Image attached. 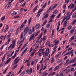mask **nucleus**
<instances>
[{
    "label": "nucleus",
    "mask_w": 76,
    "mask_h": 76,
    "mask_svg": "<svg viewBox=\"0 0 76 76\" xmlns=\"http://www.w3.org/2000/svg\"><path fill=\"white\" fill-rule=\"evenodd\" d=\"M16 40L14 39L13 40L12 42V44L10 45V46L8 48V50H9L10 49H13L14 48H15V45Z\"/></svg>",
    "instance_id": "nucleus-1"
},
{
    "label": "nucleus",
    "mask_w": 76,
    "mask_h": 76,
    "mask_svg": "<svg viewBox=\"0 0 76 76\" xmlns=\"http://www.w3.org/2000/svg\"><path fill=\"white\" fill-rule=\"evenodd\" d=\"M24 39H25V38H23V40H21L20 42V43L19 44V46L18 48H17L18 50L16 51L15 52V54H16H16H17V53H18V52H19V48H20V46H21V45H22V42H23V40H24Z\"/></svg>",
    "instance_id": "nucleus-2"
},
{
    "label": "nucleus",
    "mask_w": 76,
    "mask_h": 76,
    "mask_svg": "<svg viewBox=\"0 0 76 76\" xmlns=\"http://www.w3.org/2000/svg\"><path fill=\"white\" fill-rule=\"evenodd\" d=\"M42 33H41V34L38 37V39L37 40V41L36 42V45H34V46H35L36 45H37V44H39V40H40V42H42V39H39V38H41V37H42Z\"/></svg>",
    "instance_id": "nucleus-3"
},
{
    "label": "nucleus",
    "mask_w": 76,
    "mask_h": 76,
    "mask_svg": "<svg viewBox=\"0 0 76 76\" xmlns=\"http://www.w3.org/2000/svg\"><path fill=\"white\" fill-rule=\"evenodd\" d=\"M29 29L28 27L27 26L25 28L23 32H24V35H25L26 34L28 33V31H29Z\"/></svg>",
    "instance_id": "nucleus-4"
},
{
    "label": "nucleus",
    "mask_w": 76,
    "mask_h": 76,
    "mask_svg": "<svg viewBox=\"0 0 76 76\" xmlns=\"http://www.w3.org/2000/svg\"><path fill=\"white\" fill-rule=\"evenodd\" d=\"M34 31H35L34 27H32V29H30L28 30V34L29 35H31L32 34V32H34Z\"/></svg>",
    "instance_id": "nucleus-5"
},
{
    "label": "nucleus",
    "mask_w": 76,
    "mask_h": 76,
    "mask_svg": "<svg viewBox=\"0 0 76 76\" xmlns=\"http://www.w3.org/2000/svg\"><path fill=\"white\" fill-rule=\"evenodd\" d=\"M49 52H50V50L49 48H47L46 49L45 53V56H48L49 54Z\"/></svg>",
    "instance_id": "nucleus-6"
},
{
    "label": "nucleus",
    "mask_w": 76,
    "mask_h": 76,
    "mask_svg": "<svg viewBox=\"0 0 76 76\" xmlns=\"http://www.w3.org/2000/svg\"><path fill=\"white\" fill-rule=\"evenodd\" d=\"M70 63H71L70 61H69V59H67L65 61V63L64 64V66H67V65L70 64Z\"/></svg>",
    "instance_id": "nucleus-7"
},
{
    "label": "nucleus",
    "mask_w": 76,
    "mask_h": 76,
    "mask_svg": "<svg viewBox=\"0 0 76 76\" xmlns=\"http://www.w3.org/2000/svg\"><path fill=\"white\" fill-rule=\"evenodd\" d=\"M19 57H17L14 60V64H17L19 61Z\"/></svg>",
    "instance_id": "nucleus-8"
},
{
    "label": "nucleus",
    "mask_w": 76,
    "mask_h": 76,
    "mask_svg": "<svg viewBox=\"0 0 76 76\" xmlns=\"http://www.w3.org/2000/svg\"><path fill=\"white\" fill-rule=\"evenodd\" d=\"M42 10H43V9H41L40 10H39L38 12V13L37 14V17H38L41 14L40 13H41L42 12Z\"/></svg>",
    "instance_id": "nucleus-9"
},
{
    "label": "nucleus",
    "mask_w": 76,
    "mask_h": 76,
    "mask_svg": "<svg viewBox=\"0 0 76 76\" xmlns=\"http://www.w3.org/2000/svg\"><path fill=\"white\" fill-rule=\"evenodd\" d=\"M41 31L44 32V34H45L47 32V29H45V28L44 27H42L41 29Z\"/></svg>",
    "instance_id": "nucleus-10"
},
{
    "label": "nucleus",
    "mask_w": 76,
    "mask_h": 76,
    "mask_svg": "<svg viewBox=\"0 0 76 76\" xmlns=\"http://www.w3.org/2000/svg\"><path fill=\"white\" fill-rule=\"evenodd\" d=\"M9 28V25H7L4 29V32H6V31H7V30Z\"/></svg>",
    "instance_id": "nucleus-11"
},
{
    "label": "nucleus",
    "mask_w": 76,
    "mask_h": 76,
    "mask_svg": "<svg viewBox=\"0 0 76 76\" xmlns=\"http://www.w3.org/2000/svg\"><path fill=\"white\" fill-rule=\"evenodd\" d=\"M67 70V68H64L62 71V72L63 73H64V72H65V73H68V72H69V71Z\"/></svg>",
    "instance_id": "nucleus-12"
},
{
    "label": "nucleus",
    "mask_w": 76,
    "mask_h": 76,
    "mask_svg": "<svg viewBox=\"0 0 76 76\" xmlns=\"http://www.w3.org/2000/svg\"><path fill=\"white\" fill-rule=\"evenodd\" d=\"M37 54L39 55V57H40V56H42V52L39 50L37 52Z\"/></svg>",
    "instance_id": "nucleus-13"
},
{
    "label": "nucleus",
    "mask_w": 76,
    "mask_h": 76,
    "mask_svg": "<svg viewBox=\"0 0 76 76\" xmlns=\"http://www.w3.org/2000/svg\"><path fill=\"white\" fill-rule=\"evenodd\" d=\"M54 42H55V45H58V44H59V41L58 40L57 41L55 40Z\"/></svg>",
    "instance_id": "nucleus-14"
},
{
    "label": "nucleus",
    "mask_w": 76,
    "mask_h": 76,
    "mask_svg": "<svg viewBox=\"0 0 76 76\" xmlns=\"http://www.w3.org/2000/svg\"><path fill=\"white\" fill-rule=\"evenodd\" d=\"M73 50H72L70 52H68L66 53L65 55V56H66V55L69 54V55H70L71 54H72V53H73Z\"/></svg>",
    "instance_id": "nucleus-15"
},
{
    "label": "nucleus",
    "mask_w": 76,
    "mask_h": 76,
    "mask_svg": "<svg viewBox=\"0 0 76 76\" xmlns=\"http://www.w3.org/2000/svg\"><path fill=\"white\" fill-rule=\"evenodd\" d=\"M14 51H13V52H12L10 56L9 55H10V53H8V55H7V57H8V58H9V57H11L12 56V55L13 54V53H14Z\"/></svg>",
    "instance_id": "nucleus-16"
},
{
    "label": "nucleus",
    "mask_w": 76,
    "mask_h": 76,
    "mask_svg": "<svg viewBox=\"0 0 76 76\" xmlns=\"http://www.w3.org/2000/svg\"><path fill=\"white\" fill-rule=\"evenodd\" d=\"M11 60V58H9L8 60H7L5 64V65H6V64H8L10 61Z\"/></svg>",
    "instance_id": "nucleus-17"
},
{
    "label": "nucleus",
    "mask_w": 76,
    "mask_h": 76,
    "mask_svg": "<svg viewBox=\"0 0 76 76\" xmlns=\"http://www.w3.org/2000/svg\"><path fill=\"white\" fill-rule=\"evenodd\" d=\"M59 67H60V65H58V66H56L54 69V71H56V70H57L58 69V68H59Z\"/></svg>",
    "instance_id": "nucleus-18"
},
{
    "label": "nucleus",
    "mask_w": 76,
    "mask_h": 76,
    "mask_svg": "<svg viewBox=\"0 0 76 76\" xmlns=\"http://www.w3.org/2000/svg\"><path fill=\"white\" fill-rule=\"evenodd\" d=\"M27 50H28V48H26L24 50V51L22 52L21 54L22 56V55H23L24 53H26V51H27Z\"/></svg>",
    "instance_id": "nucleus-19"
},
{
    "label": "nucleus",
    "mask_w": 76,
    "mask_h": 76,
    "mask_svg": "<svg viewBox=\"0 0 76 76\" xmlns=\"http://www.w3.org/2000/svg\"><path fill=\"white\" fill-rule=\"evenodd\" d=\"M54 30H52V35L51 36V37L53 38L54 37Z\"/></svg>",
    "instance_id": "nucleus-20"
},
{
    "label": "nucleus",
    "mask_w": 76,
    "mask_h": 76,
    "mask_svg": "<svg viewBox=\"0 0 76 76\" xmlns=\"http://www.w3.org/2000/svg\"><path fill=\"white\" fill-rule=\"evenodd\" d=\"M38 35V33L35 32L32 34V35L34 37H35V36H37V35Z\"/></svg>",
    "instance_id": "nucleus-21"
},
{
    "label": "nucleus",
    "mask_w": 76,
    "mask_h": 76,
    "mask_svg": "<svg viewBox=\"0 0 76 76\" xmlns=\"http://www.w3.org/2000/svg\"><path fill=\"white\" fill-rule=\"evenodd\" d=\"M48 45L49 46V47L50 48V47H54V45L52 44L50 45V42H49V44H48Z\"/></svg>",
    "instance_id": "nucleus-22"
},
{
    "label": "nucleus",
    "mask_w": 76,
    "mask_h": 76,
    "mask_svg": "<svg viewBox=\"0 0 76 76\" xmlns=\"http://www.w3.org/2000/svg\"><path fill=\"white\" fill-rule=\"evenodd\" d=\"M39 26H40V24L38 23L35 26L36 29H38V28H39Z\"/></svg>",
    "instance_id": "nucleus-23"
},
{
    "label": "nucleus",
    "mask_w": 76,
    "mask_h": 76,
    "mask_svg": "<svg viewBox=\"0 0 76 76\" xmlns=\"http://www.w3.org/2000/svg\"><path fill=\"white\" fill-rule=\"evenodd\" d=\"M7 56V53L5 54V55L3 56L2 58V61H4V59H5V58H6V56Z\"/></svg>",
    "instance_id": "nucleus-24"
},
{
    "label": "nucleus",
    "mask_w": 76,
    "mask_h": 76,
    "mask_svg": "<svg viewBox=\"0 0 76 76\" xmlns=\"http://www.w3.org/2000/svg\"><path fill=\"white\" fill-rule=\"evenodd\" d=\"M58 25L57 28V30H58L59 29V26H60V21H58Z\"/></svg>",
    "instance_id": "nucleus-25"
},
{
    "label": "nucleus",
    "mask_w": 76,
    "mask_h": 76,
    "mask_svg": "<svg viewBox=\"0 0 76 76\" xmlns=\"http://www.w3.org/2000/svg\"><path fill=\"white\" fill-rule=\"evenodd\" d=\"M67 21H65L64 22V23L63 24V27H66L67 25Z\"/></svg>",
    "instance_id": "nucleus-26"
},
{
    "label": "nucleus",
    "mask_w": 76,
    "mask_h": 76,
    "mask_svg": "<svg viewBox=\"0 0 76 76\" xmlns=\"http://www.w3.org/2000/svg\"><path fill=\"white\" fill-rule=\"evenodd\" d=\"M37 9H38V7L36 6L34 7V8L33 9V12H35L37 10Z\"/></svg>",
    "instance_id": "nucleus-27"
},
{
    "label": "nucleus",
    "mask_w": 76,
    "mask_h": 76,
    "mask_svg": "<svg viewBox=\"0 0 76 76\" xmlns=\"http://www.w3.org/2000/svg\"><path fill=\"white\" fill-rule=\"evenodd\" d=\"M32 72V68H30V70H29L28 72V74L29 75H31V73Z\"/></svg>",
    "instance_id": "nucleus-28"
},
{
    "label": "nucleus",
    "mask_w": 76,
    "mask_h": 76,
    "mask_svg": "<svg viewBox=\"0 0 76 76\" xmlns=\"http://www.w3.org/2000/svg\"><path fill=\"white\" fill-rule=\"evenodd\" d=\"M70 15H68L65 18L66 20H68L70 19Z\"/></svg>",
    "instance_id": "nucleus-29"
},
{
    "label": "nucleus",
    "mask_w": 76,
    "mask_h": 76,
    "mask_svg": "<svg viewBox=\"0 0 76 76\" xmlns=\"http://www.w3.org/2000/svg\"><path fill=\"white\" fill-rule=\"evenodd\" d=\"M8 6L7 7V9H9V8L11 6H12V5L11 4H9V3H8Z\"/></svg>",
    "instance_id": "nucleus-30"
},
{
    "label": "nucleus",
    "mask_w": 76,
    "mask_h": 76,
    "mask_svg": "<svg viewBox=\"0 0 76 76\" xmlns=\"http://www.w3.org/2000/svg\"><path fill=\"white\" fill-rule=\"evenodd\" d=\"M61 61H62V60L61 59H58L57 60L56 62L57 63H60L61 62Z\"/></svg>",
    "instance_id": "nucleus-31"
},
{
    "label": "nucleus",
    "mask_w": 76,
    "mask_h": 76,
    "mask_svg": "<svg viewBox=\"0 0 76 76\" xmlns=\"http://www.w3.org/2000/svg\"><path fill=\"white\" fill-rule=\"evenodd\" d=\"M71 63H75V61H76L74 59H72L70 61Z\"/></svg>",
    "instance_id": "nucleus-32"
},
{
    "label": "nucleus",
    "mask_w": 76,
    "mask_h": 76,
    "mask_svg": "<svg viewBox=\"0 0 76 76\" xmlns=\"http://www.w3.org/2000/svg\"><path fill=\"white\" fill-rule=\"evenodd\" d=\"M25 25V24H23L22 25L20 26V30H21V29L22 28H23V27H24Z\"/></svg>",
    "instance_id": "nucleus-33"
},
{
    "label": "nucleus",
    "mask_w": 76,
    "mask_h": 76,
    "mask_svg": "<svg viewBox=\"0 0 76 76\" xmlns=\"http://www.w3.org/2000/svg\"><path fill=\"white\" fill-rule=\"evenodd\" d=\"M72 26L71 25H69L67 28V29L68 30H70V29H71V28H72Z\"/></svg>",
    "instance_id": "nucleus-34"
},
{
    "label": "nucleus",
    "mask_w": 76,
    "mask_h": 76,
    "mask_svg": "<svg viewBox=\"0 0 76 76\" xmlns=\"http://www.w3.org/2000/svg\"><path fill=\"white\" fill-rule=\"evenodd\" d=\"M47 20H45L44 22L43 23V24L42 25V26H44V25H45L47 23Z\"/></svg>",
    "instance_id": "nucleus-35"
},
{
    "label": "nucleus",
    "mask_w": 76,
    "mask_h": 76,
    "mask_svg": "<svg viewBox=\"0 0 76 76\" xmlns=\"http://www.w3.org/2000/svg\"><path fill=\"white\" fill-rule=\"evenodd\" d=\"M51 63H53L54 61V57H52L51 58Z\"/></svg>",
    "instance_id": "nucleus-36"
},
{
    "label": "nucleus",
    "mask_w": 76,
    "mask_h": 76,
    "mask_svg": "<svg viewBox=\"0 0 76 76\" xmlns=\"http://www.w3.org/2000/svg\"><path fill=\"white\" fill-rule=\"evenodd\" d=\"M56 6H57V5L56 4H55V5H54L52 8L51 10H53V9H55V8L56 7Z\"/></svg>",
    "instance_id": "nucleus-37"
},
{
    "label": "nucleus",
    "mask_w": 76,
    "mask_h": 76,
    "mask_svg": "<svg viewBox=\"0 0 76 76\" xmlns=\"http://www.w3.org/2000/svg\"><path fill=\"white\" fill-rule=\"evenodd\" d=\"M17 14V13L15 12V11H14V12L11 14L12 16H14V15H16Z\"/></svg>",
    "instance_id": "nucleus-38"
},
{
    "label": "nucleus",
    "mask_w": 76,
    "mask_h": 76,
    "mask_svg": "<svg viewBox=\"0 0 76 76\" xmlns=\"http://www.w3.org/2000/svg\"><path fill=\"white\" fill-rule=\"evenodd\" d=\"M58 13V10H55L54 12H53V14L54 15H55L56 14H57V13Z\"/></svg>",
    "instance_id": "nucleus-39"
},
{
    "label": "nucleus",
    "mask_w": 76,
    "mask_h": 76,
    "mask_svg": "<svg viewBox=\"0 0 76 76\" xmlns=\"http://www.w3.org/2000/svg\"><path fill=\"white\" fill-rule=\"evenodd\" d=\"M34 37L32 35V36L29 38V41H31V40L33 39V38H34Z\"/></svg>",
    "instance_id": "nucleus-40"
},
{
    "label": "nucleus",
    "mask_w": 76,
    "mask_h": 76,
    "mask_svg": "<svg viewBox=\"0 0 76 76\" xmlns=\"http://www.w3.org/2000/svg\"><path fill=\"white\" fill-rule=\"evenodd\" d=\"M57 48V46H55L54 47L53 49L54 51L56 52V50H57V49H56V48Z\"/></svg>",
    "instance_id": "nucleus-41"
},
{
    "label": "nucleus",
    "mask_w": 76,
    "mask_h": 76,
    "mask_svg": "<svg viewBox=\"0 0 76 76\" xmlns=\"http://www.w3.org/2000/svg\"><path fill=\"white\" fill-rule=\"evenodd\" d=\"M5 18H6V16H5L2 17L1 18V20L3 21V20L4 19H5Z\"/></svg>",
    "instance_id": "nucleus-42"
},
{
    "label": "nucleus",
    "mask_w": 76,
    "mask_h": 76,
    "mask_svg": "<svg viewBox=\"0 0 76 76\" xmlns=\"http://www.w3.org/2000/svg\"><path fill=\"white\" fill-rule=\"evenodd\" d=\"M75 5L74 4H72L70 7V9H73V8H74V6H75Z\"/></svg>",
    "instance_id": "nucleus-43"
},
{
    "label": "nucleus",
    "mask_w": 76,
    "mask_h": 76,
    "mask_svg": "<svg viewBox=\"0 0 76 76\" xmlns=\"http://www.w3.org/2000/svg\"><path fill=\"white\" fill-rule=\"evenodd\" d=\"M56 16V15H52L50 16V18L51 19H53V18H54Z\"/></svg>",
    "instance_id": "nucleus-44"
},
{
    "label": "nucleus",
    "mask_w": 76,
    "mask_h": 76,
    "mask_svg": "<svg viewBox=\"0 0 76 76\" xmlns=\"http://www.w3.org/2000/svg\"><path fill=\"white\" fill-rule=\"evenodd\" d=\"M34 54H35V52L33 51V52L31 54V57H32L34 55Z\"/></svg>",
    "instance_id": "nucleus-45"
},
{
    "label": "nucleus",
    "mask_w": 76,
    "mask_h": 76,
    "mask_svg": "<svg viewBox=\"0 0 76 76\" xmlns=\"http://www.w3.org/2000/svg\"><path fill=\"white\" fill-rule=\"evenodd\" d=\"M46 39V37L45 36H44L43 37V38L42 39V40H43V41H45V40Z\"/></svg>",
    "instance_id": "nucleus-46"
},
{
    "label": "nucleus",
    "mask_w": 76,
    "mask_h": 76,
    "mask_svg": "<svg viewBox=\"0 0 76 76\" xmlns=\"http://www.w3.org/2000/svg\"><path fill=\"white\" fill-rule=\"evenodd\" d=\"M72 17H75V18H76V12H75L73 14Z\"/></svg>",
    "instance_id": "nucleus-47"
},
{
    "label": "nucleus",
    "mask_w": 76,
    "mask_h": 76,
    "mask_svg": "<svg viewBox=\"0 0 76 76\" xmlns=\"http://www.w3.org/2000/svg\"><path fill=\"white\" fill-rule=\"evenodd\" d=\"M23 33H22L20 35V39H22V38H23Z\"/></svg>",
    "instance_id": "nucleus-48"
},
{
    "label": "nucleus",
    "mask_w": 76,
    "mask_h": 76,
    "mask_svg": "<svg viewBox=\"0 0 76 76\" xmlns=\"http://www.w3.org/2000/svg\"><path fill=\"white\" fill-rule=\"evenodd\" d=\"M26 22H27V20H25L23 22V24H24V25H25V24L26 23Z\"/></svg>",
    "instance_id": "nucleus-49"
},
{
    "label": "nucleus",
    "mask_w": 76,
    "mask_h": 76,
    "mask_svg": "<svg viewBox=\"0 0 76 76\" xmlns=\"http://www.w3.org/2000/svg\"><path fill=\"white\" fill-rule=\"evenodd\" d=\"M66 5H67L66 4H65L64 5V7L63 9H65L66 8Z\"/></svg>",
    "instance_id": "nucleus-50"
},
{
    "label": "nucleus",
    "mask_w": 76,
    "mask_h": 76,
    "mask_svg": "<svg viewBox=\"0 0 76 76\" xmlns=\"http://www.w3.org/2000/svg\"><path fill=\"white\" fill-rule=\"evenodd\" d=\"M39 66L38 65V64L37 65V70H39Z\"/></svg>",
    "instance_id": "nucleus-51"
},
{
    "label": "nucleus",
    "mask_w": 76,
    "mask_h": 76,
    "mask_svg": "<svg viewBox=\"0 0 76 76\" xmlns=\"http://www.w3.org/2000/svg\"><path fill=\"white\" fill-rule=\"evenodd\" d=\"M11 34H12L11 33H10L7 36V38H9L10 37V36H11Z\"/></svg>",
    "instance_id": "nucleus-52"
},
{
    "label": "nucleus",
    "mask_w": 76,
    "mask_h": 76,
    "mask_svg": "<svg viewBox=\"0 0 76 76\" xmlns=\"http://www.w3.org/2000/svg\"><path fill=\"white\" fill-rule=\"evenodd\" d=\"M74 38H75V36H73L70 38V39L72 41L73 39H74Z\"/></svg>",
    "instance_id": "nucleus-53"
},
{
    "label": "nucleus",
    "mask_w": 76,
    "mask_h": 76,
    "mask_svg": "<svg viewBox=\"0 0 76 76\" xmlns=\"http://www.w3.org/2000/svg\"><path fill=\"white\" fill-rule=\"evenodd\" d=\"M16 54L15 53L14 55L12 57V58L13 59V58H15L16 57Z\"/></svg>",
    "instance_id": "nucleus-54"
},
{
    "label": "nucleus",
    "mask_w": 76,
    "mask_h": 76,
    "mask_svg": "<svg viewBox=\"0 0 76 76\" xmlns=\"http://www.w3.org/2000/svg\"><path fill=\"white\" fill-rule=\"evenodd\" d=\"M24 72H23L21 73V74L20 75V76H23L24 75Z\"/></svg>",
    "instance_id": "nucleus-55"
},
{
    "label": "nucleus",
    "mask_w": 76,
    "mask_h": 76,
    "mask_svg": "<svg viewBox=\"0 0 76 76\" xmlns=\"http://www.w3.org/2000/svg\"><path fill=\"white\" fill-rule=\"evenodd\" d=\"M7 70V69H6L4 70V72H3V74H6V70Z\"/></svg>",
    "instance_id": "nucleus-56"
},
{
    "label": "nucleus",
    "mask_w": 76,
    "mask_h": 76,
    "mask_svg": "<svg viewBox=\"0 0 76 76\" xmlns=\"http://www.w3.org/2000/svg\"><path fill=\"white\" fill-rule=\"evenodd\" d=\"M48 17V14H46L45 15L44 18H47Z\"/></svg>",
    "instance_id": "nucleus-57"
},
{
    "label": "nucleus",
    "mask_w": 76,
    "mask_h": 76,
    "mask_svg": "<svg viewBox=\"0 0 76 76\" xmlns=\"http://www.w3.org/2000/svg\"><path fill=\"white\" fill-rule=\"evenodd\" d=\"M76 66V63H75L74 64H72L71 65V66H72V67H75V66Z\"/></svg>",
    "instance_id": "nucleus-58"
},
{
    "label": "nucleus",
    "mask_w": 76,
    "mask_h": 76,
    "mask_svg": "<svg viewBox=\"0 0 76 76\" xmlns=\"http://www.w3.org/2000/svg\"><path fill=\"white\" fill-rule=\"evenodd\" d=\"M14 0H9V3L10 4Z\"/></svg>",
    "instance_id": "nucleus-59"
},
{
    "label": "nucleus",
    "mask_w": 76,
    "mask_h": 76,
    "mask_svg": "<svg viewBox=\"0 0 76 76\" xmlns=\"http://www.w3.org/2000/svg\"><path fill=\"white\" fill-rule=\"evenodd\" d=\"M71 71L74 72V71H75V69H74V68H72L71 69Z\"/></svg>",
    "instance_id": "nucleus-60"
},
{
    "label": "nucleus",
    "mask_w": 76,
    "mask_h": 76,
    "mask_svg": "<svg viewBox=\"0 0 76 76\" xmlns=\"http://www.w3.org/2000/svg\"><path fill=\"white\" fill-rule=\"evenodd\" d=\"M47 4L46 3H45L44 5L42 7V8H45V7L46 6V4Z\"/></svg>",
    "instance_id": "nucleus-61"
},
{
    "label": "nucleus",
    "mask_w": 76,
    "mask_h": 76,
    "mask_svg": "<svg viewBox=\"0 0 76 76\" xmlns=\"http://www.w3.org/2000/svg\"><path fill=\"white\" fill-rule=\"evenodd\" d=\"M34 63V61H31V66H32V65H33Z\"/></svg>",
    "instance_id": "nucleus-62"
},
{
    "label": "nucleus",
    "mask_w": 76,
    "mask_h": 76,
    "mask_svg": "<svg viewBox=\"0 0 76 76\" xmlns=\"http://www.w3.org/2000/svg\"><path fill=\"white\" fill-rule=\"evenodd\" d=\"M39 51H41L42 52H43L44 51V49H40L39 50Z\"/></svg>",
    "instance_id": "nucleus-63"
},
{
    "label": "nucleus",
    "mask_w": 76,
    "mask_h": 76,
    "mask_svg": "<svg viewBox=\"0 0 76 76\" xmlns=\"http://www.w3.org/2000/svg\"><path fill=\"white\" fill-rule=\"evenodd\" d=\"M59 76H63V73H60Z\"/></svg>",
    "instance_id": "nucleus-64"
}]
</instances>
